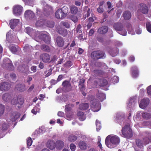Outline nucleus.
I'll return each instance as SVG.
<instances>
[{"label":"nucleus","instance_id":"1","mask_svg":"<svg viewBox=\"0 0 151 151\" xmlns=\"http://www.w3.org/2000/svg\"><path fill=\"white\" fill-rule=\"evenodd\" d=\"M119 137L116 136H112L109 135L107 136L105 139L106 145L109 148H113L114 147L111 145H116L120 142Z\"/></svg>","mask_w":151,"mask_h":151},{"label":"nucleus","instance_id":"2","mask_svg":"<svg viewBox=\"0 0 151 151\" xmlns=\"http://www.w3.org/2000/svg\"><path fill=\"white\" fill-rule=\"evenodd\" d=\"M122 136L126 138L129 139L133 136L132 130L129 124L126 125L121 130Z\"/></svg>","mask_w":151,"mask_h":151},{"label":"nucleus","instance_id":"3","mask_svg":"<svg viewBox=\"0 0 151 151\" xmlns=\"http://www.w3.org/2000/svg\"><path fill=\"white\" fill-rule=\"evenodd\" d=\"M105 55V53L101 50L94 51L92 52L91 55V58L94 60H98L103 58Z\"/></svg>","mask_w":151,"mask_h":151},{"label":"nucleus","instance_id":"4","mask_svg":"<svg viewBox=\"0 0 151 151\" xmlns=\"http://www.w3.org/2000/svg\"><path fill=\"white\" fill-rule=\"evenodd\" d=\"M62 91L64 92H68L71 91L72 90V86L69 81L65 80L62 82Z\"/></svg>","mask_w":151,"mask_h":151},{"label":"nucleus","instance_id":"5","mask_svg":"<svg viewBox=\"0 0 151 151\" xmlns=\"http://www.w3.org/2000/svg\"><path fill=\"white\" fill-rule=\"evenodd\" d=\"M91 106L92 110L94 112H97L101 108V104L96 99H94L91 101Z\"/></svg>","mask_w":151,"mask_h":151},{"label":"nucleus","instance_id":"6","mask_svg":"<svg viewBox=\"0 0 151 151\" xmlns=\"http://www.w3.org/2000/svg\"><path fill=\"white\" fill-rule=\"evenodd\" d=\"M3 66L5 69L9 70H12L14 69V66L8 58L4 59L3 60Z\"/></svg>","mask_w":151,"mask_h":151},{"label":"nucleus","instance_id":"7","mask_svg":"<svg viewBox=\"0 0 151 151\" xmlns=\"http://www.w3.org/2000/svg\"><path fill=\"white\" fill-rule=\"evenodd\" d=\"M23 9V7L21 5H15L13 8V13L15 16H19L22 13Z\"/></svg>","mask_w":151,"mask_h":151},{"label":"nucleus","instance_id":"8","mask_svg":"<svg viewBox=\"0 0 151 151\" xmlns=\"http://www.w3.org/2000/svg\"><path fill=\"white\" fill-rule=\"evenodd\" d=\"M10 84L8 82L4 81L0 83V90L2 91H8L11 88Z\"/></svg>","mask_w":151,"mask_h":151},{"label":"nucleus","instance_id":"9","mask_svg":"<svg viewBox=\"0 0 151 151\" xmlns=\"http://www.w3.org/2000/svg\"><path fill=\"white\" fill-rule=\"evenodd\" d=\"M131 73L132 76L133 78H136L139 76V71L137 67L134 65L132 66L131 68Z\"/></svg>","mask_w":151,"mask_h":151},{"label":"nucleus","instance_id":"10","mask_svg":"<svg viewBox=\"0 0 151 151\" xmlns=\"http://www.w3.org/2000/svg\"><path fill=\"white\" fill-rule=\"evenodd\" d=\"M149 99L148 98H144L142 99L139 104V107L143 109H145L149 103Z\"/></svg>","mask_w":151,"mask_h":151},{"label":"nucleus","instance_id":"11","mask_svg":"<svg viewBox=\"0 0 151 151\" xmlns=\"http://www.w3.org/2000/svg\"><path fill=\"white\" fill-rule=\"evenodd\" d=\"M40 59L44 63H49L50 62V55L47 53H42L40 55Z\"/></svg>","mask_w":151,"mask_h":151},{"label":"nucleus","instance_id":"12","mask_svg":"<svg viewBox=\"0 0 151 151\" xmlns=\"http://www.w3.org/2000/svg\"><path fill=\"white\" fill-rule=\"evenodd\" d=\"M56 31L60 35L65 37L68 34L67 30L62 27H58L56 29Z\"/></svg>","mask_w":151,"mask_h":151},{"label":"nucleus","instance_id":"13","mask_svg":"<svg viewBox=\"0 0 151 151\" xmlns=\"http://www.w3.org/2000/svg\"><path fill=\"white\" fill-rule=\"evenodd\" d=\"M139 6L140 12L143 14H147L148 11V9L147 5L145 4L141 3L140 4Z\"/></svg>","mask_w":151,"mask_h":151},{"label":"nucleus","instance_id":"14","mask_svg":"<svg viewBox=\"0 0 151 151\" xmlns=\"http://www.w3.org/2000/svg\"><path fill=\"white\" fill-rule=\"evenodd\" d=\"M20 114L18 112H12L10 116V120L12 122H15L20 117Z\"/></svg>","mask_w":151,"mask_h":151},{"label":"nucleus","instance_id":"15","mask_svg":"<svg viewBox=\"0 0 151 151\" xmlns=\"http://www.w3.org/2000/svg\"><path fill=\"white\" fill-rule=\"evenodd\" d=\"M24 16L26 18L29 19L34 18L35 16V14L31 10H27L25 12Z\"/></svg>","mask_w":151,"mask_h":151},{"label":"nucleus","instance_id":"16","mask_svg":"<svg viewBox=\"0 0 151 151\" xmlns=\"http://www.w3.org/2000/svg\"><path fill=\"white\" fill-rule=\"evenodd\" d=\"M143 141L145 145L151 142V134L149 133L147 134L143 139Z\"/></svg>","mask_w":151,"mask_h":151},{"label":"nucleus","instance_id":"17","mask_svg":"<svg viewBox=\"0 0 151 151\" xmlns=\"http://www.w3.org/2000/svg\"><path fill=\"white\" fill-rule=\"evenodd\" d=\"M108 30V27L106 26H103L98 29V32L99 34H104L106 33Z\"/></svg>","mask_w":151,"mask_h":151},{"label":"nucleus","instance_id":"18","mask_svg":"<svg viewBox=\"0 0 151 151\" xmlns=\"http://www.w3.org/2000/svg\"><path fill=\"white\" fill-rule=\"evenodd\" d=\"M114 28L116 31H121L123 29V26L121 23H115L113 25Z\"/></svg>","mask_w":151,"mask_h":151},{"label":"nucleus","instance_id":"19","mask_svg":"<svg viewBox=\"0 0 151 151\" xmlns=\"http://www.w3.org/2000/svg\"><path fill=\"white\" fill-rule=\"evenodd\" d=\"M47 147L51 150H53L55 147V144L53 140H49L46 144Z\"/></svg>","mask_w":151,"mask_h":151},{"label":"nucleus","instance_id":"20","mask_svg":"<svg viewBox=\"0 0 151 151\" xmlns=\"http://www.w3.org/2000/svg\"><path fill=\"white\" fill-rule=\"evenodd\" d=\"M56 43L59 47H62L64 45V42L63 38L60 37H58L56 40Z\"/></svg>","mask_w":151,"mask_h":151},{"label":"nucleus","instance_id":"21","mask_svg":"<svg viewBox=\"0 0 151 151\" xmlns=\"http://www.w3.org/2000/svg\"><path fill=\"white\" fill-rule=\"evenodd\" d=\"M19 20L17 19H13L10 21L9 24L12 29H14L17 25Z\"/></svg>","mask_w":151,"mask_h":151},{"label":"nucleus","instance_id":"22","mask_svg":"<svg viewBox=\"0 0 151 151\" xmlns=\"http://www.w3.org/2000/svg\"><path fill=\"white\" fill-rule=\"evenodd\" d=\"M63 14L60 9H58L55 13L56 17L58 19L63 18L65 17L64 16Z\"/></svg>","mask_w":151,"mask_h":151},{"label":"nucleus","instance_id":"23","mask_svg":"<svg viewBox=\"0 0 151 151\" xmlns=\"http://www.w3.org/2000/svg\"><path fill=\"white\" fill-rule=\"evenodd\" d=\"M89 105L87 103H82L79 105V109L81 110H85L88 109Z\"/></svg>","mask_w":151,"mask_h":151},{"label":"nucleus","instance_id":"24","mask_svg":"<svg viewBox=\"0 0 151 151\" xmlns=\"http://www.w3.org/2000/svg\"><path fill=\"white\" fill-rule=\"evenodd\" d=\"M25 86L21 84L17 85L15 87V90L20 92H23L24 91Z\"/></svg>","mask_w":151,"mask_h":151},{"label":"nucleus","instance_id":"25","mask_svg":"<svg viewBox=\"0 0 151 151\" xmlns=\"http://www.w3.org/2000/svg\"><path fill=\"white\" fill-rule=\"evenodd\" d=\"M42 40L46 43H50V37L46 34H43L42 35Z\"/></svg>","mask_w":151,"mask_h":151},{"label":"nucleus","instance_id":"26","mask_svg":"<svg viewBox=\"0 0 151 151\" xmlns=\"http://www.w3.org/2000/svg\"><path fill=\"white\" fill-rule=\"evenodd\" d=\"M84 82L85 80L81 79L78 82L79 89L81 91H82L85 89Z\"/></svg>","mask_w":151,"mask_h":151},{"label":"nucleus","instance_id":"27","mask_svg":"<svg viewBox=\"0 0 151 151\" xmlns=\"http://www.w3.org/2000/svg\"><path fill=\"white\" fill-rule=\"evenodd\" d=\"M44 24L46 26L50 28L53 27L55 25V23L53 21L47 20L44 21Z\"/></svg>","mask_w":151,"mask_h":151},{"label":"nucleus","instance_id":"28","mask_svg":"<svg viewBox=\"0 0 151 151\" xmlns=\"http://www.w3.org/2000/svg\"><path fill=\"white\" fill-rule=\"evenodd\" d=\"M135 142L137 146L139 148H142L144 147V143L143 141L140 139H137Z\"/></svg>","mask_w":151,"mask_h":151},{"label":"nucleus","instance_id":"29","mask_svg":"<svg viewBox=\"0 0 151 151\" xmlns=\"http://www.w3.org/2000/svg\"><path fill=\"white\" fill-rule=\"evenodd\" d=\"M123 16L125 20H129L131 18V13L129 11H125L123 13Z\"/></svg>","mask_w":151,"mask_h":151},{"label":"nucleus","instance_id":"30","mask_svg":"<svg viewBox=\"0 0 151 151\" xmlns=\"http://www.w3.org/2000/svg\"><path fill=\"white\" fill-rule=\"evenodd\" d=\"M70 13L72 14H76L78 11V8L74 5L71 6L70 7Z\"/></svg>","mask_w":151,"mask_h":151},{"label":"nucleus","instance_id":"31","mask_svg":"<svg viewBox=\"0 0 151 151\" xmlns=\"http://www.w3.org/2000/svg\"><path fill=\"white\" fill-rule=\"evenodd\" d=\"M56 145L57 148L59 149H61L64 147V142L61 140H58L56 142Z\"/></svg>","mask_w":151,"mask_h":151},{"label":"nucleus","instance_id":"32","mask_svg":"<svg viewBox=\"0 0 151 151\" xmlns=\"http://www.w3.org/2000/svg\"><path fill=\"white\" fill-rule=\"evenodd\" d=\"M77 115L79 117V119L81 121H83L86 119V115L82 111H80L78 112Z\"/></svg>","mask_w":151,"mask_h":151},{"label":"nucleus","instance_id":"33","mask_svg":"<svg viewBox=\"0 0 151 151\" xmlns=\"http://www.w3.org/2000/svg\"><path fill=\"white\" fill-rule=\"evenodd\" d=\"M74 106V105L72 104H69L65 106V111L67 115V113L71 111V108L73 107Z\"/></svg>","mask_w":151,"mask_h":151},{"label":"nucleus","instance_id":"34","mask_svg":"<svg viewBox=\"0 0 151 151\" xmlns=\"http://www.w3.org/2000/svg\"><path fill=\"white\" fill-rule=\"evenodd\" d=\"M79 147L82 150H85L86 149V143L84 141H80L78 144Z\"/></svg>","mask_w":151,"mask_h":151},{"label":"nucleus","instance_id":"35","mask_svg":"<svg viewBox=\"0 0 151 151\" xmlns=\"http://www.w3.org/2000/svg\"><path fill=\"white\" fill-rule=\"evenodd\" d=\"M17 105H18L17 107L19 108L23 104V99L21 97L20 98L18 97L17 99Z\"/></svg>","mask_w":151,"mask_h":151},{"label":"nucleus","instance_id":"36","mask_svg":"<svg viewBox=\"0 0 151 151\" xmlns=\"http://www.w3.org/2000/svg\"><path fill=\"white\" fill-rule=\"evenodd\" d=\"M97 97L101 101L104 100L105 98V95L103 93H99V91L97 94Z\"/></svg>","mask_w":151,"mask_h":151},{"label":"nucleus","instance_id":"37","mask_svg":"<svg viewBox=\"0 0 151 151\" xmlns=\"http://www.w3.org/2000/svg\"><path fill=\"white\" fill-rule=\"evenodd\" d=\"M93 71L95 74L99 76H101L104 74V71L100 69H96Z\"/></svg>","mask_w":151,"mask_h":151},{"label":"nucleus","instance_id":"38","mask_svg":"<svg viewBox=\"0 0 151 151\" xmlns=\"http://www.w3.org/2000/svg\"><path fill=\"white\" fill-rule=\"evenodd\" d=\"M142 116L143 119H148L151 118V114L147 112L142 113Z\"/></svg>","mask_w":151,"mask_h":151},{"label":"nucleus","instance_id":"39","mask_svg":"<svg viewBox=\"0 0 151 151\" xmlns=\"http://www.w3.org/2000/svg\"><path fill=\"white\" fill-rule=\"evenodd\" d=\"M62 12L63 13L64 16L66 17L68 12V9L66 6H64L61 9Z\"/></svg>","mask_w":151,"mask_h":151},{"label":"nucleus","instance_id":"40","mask_svg":"<svg viewBox=\"0 0 151 151\" xmlns=\"http://www.w3.org/2000/svg\"><path fill=\"white\" fill-rule=\"evenodd\" d=\"M10 127L9 123H6L5 122L3 123L1 125L2 129L3 131L6 130Z\"/></svg>","mask_w":151,"mask_h":151},{"label":"nucleus","instance_id":"41","mask_svg":"<svg viewBox=\"0 0 151 151\" xmlns=\"http://www.w3.org/2000/svg\"><path fill=\"white\" fill-rule=\"evenodd\" d=\"M41 48L42 50L47 52H49L50 49L49 47L45 45H43L41 46Z\"/></svg>","mask_w":151,"mask_h":151},{"label":"nucleus","instance_id":"42","mask_svg":"<svg viewBox=\"0 0 151 151\" xmlns=\"http://www.w3.org/2000/svg\"><path fill=\"white\" fill-rule=\"evenodd\" d=\"M9 48L11 52L14 54H15L17 51V48L14 46H9Z\"/></svg>","mask_w":151,"mask_h":151},{"label":"nucleus","instance_id":"43","mask_svg":"<svg viewBox=\"0 0 151 151\" xmlns=\"http://www.w3.org/2000/svg\"><path fill=\"white\" fill-rule=\"evenodd\" d=\"M68 139L70 142H74L77 139V137L73 135H70L68 137Z\"/></svg>","mask_w":151,"mask_h":151},{"label":"nucleus","instance_id":"44","mask_svg":"<svg viewBox=\"0 0 151 151\" xmlns=\"http://www.w3.org/2000/svg\"><path fill=\"white\" fill-rule=\"evenodd\" d=\"M39 109L37 106H35L33 108L31 112L34 114L36 115L37 112H39Z\"/></svg>","mask_w":151,"mask_h":151},{"label":"nucleus","instance_id":"45","mask_svg":"<svg viewBox=\"0 0 151 151\" xmlns=\"http://www.w3.org/2000/svg\"><path fill=\"white\" fill-rule=\"evenodd\" d=\"M146 28L147 31L151 33V23L150 22H147L146 24Z\"/></svg>","mask_w":151,"mask_h":151},{"label":"nucleus","instance_id":"46","mask_svg":"<svg viewBox=\"0 0 151 151\" xmlns=\"http://www.w3.org/2000/svg\"><path fill=\"white\" fill-rule=\"evenodd\" d=\"M126 26L127 28V30L129 33H131V32H133V29L130 24L128 23Z\"/></svg>","mask_w":151,"mask_h":151},{"label":"nucleus","instance_id":"47","mask_svg":"<svg viewBox=\"0 0 151 151\" xmlns=\"http://www.w3.org/2000/svg\"><path fill=\"white\" fill-rule=\"evenodd\" d=\"M33 141L31 137H28L27 139V145L29 147L31 146L32 143Z\"/></svg>","mask_w":151,"mask_h":151},{"label":"nucleus","instance_id":"48","mask_svg":"<svg viewBox=\"0 0 151 151\" xmlns=\"http://www.w3.org/2000/svg\"><path fill=\"white\" fill-rule=\"evenodd\" d=\"M101 86H106L108 84V82L106 79H103L101 81Z\"/></svg>","mask_w":151,"mask_h":151},{"label":"nucleus","instance_id":"49","mask_svg":"<svg viewBox=\"0 0 151 151\" xmlns=\"http://www.w3.org/2000/svg\"><path fill=\"white\" fill-rule=\"evenodd\" d=\"M4 111V105L0 104V116L3 114Z\"/></svg>","mask_w":151,"mask_h":151},{"label":"nucleus","instance_id":"50","mask_svg":"<svg viewBox=\"0 0 151 151\" xmlns=\"http://www.w3.org/2000/svg\"><path fill=\"white\" fill-rule=\"evenodd\" d=\"M61 24L66 28H69L70 27V24L67 22L63 21L61 22Z\"/></svg>","mask_w":151,"mask_h":151},{"label":"nucleus","instance_id":"51","mask_svg":"<svg viewBox=\"0 0 151 151\" xmlns=\"http://www.w3.org/2000/svg\"><path fill=\"white\" fill-rule=\"evenodd\" d=\"M81 26L80 24L78 25L76 28V31L77 32L81 33L82 32V30L81 29Z\"/></svg>","mask_w":151,"mask_h":151},{"label":"nucleus","instance_id":"52","mask_svg":"<svg viewBox=\"0 0 151 151\" xmlns=\"http://www.w3.org/2000/svg\"><path fill=\"white\" fill-rule=\"evenodd\" d=\"M71 19L74 22H77L78 20L77 17L74 15H73L71 17Z\"/></svg>","mask_w":151,"mask_h":151},{"label":"nucleus","instance_id":"53","mask_svg":"<svg viewBox=\"0 0 151 151\" xmlns=\"http://www.w3.org/2000/svg\"><path fill=\"white\" fill-rule=\"evenodd\" d=\"M70 148L72 151H74L76 148V146L74 144L71 143L70 146Z\"/></svg>","mask_w":151,"mask_h":151},{"label":"nucleus","instance_id":"54","mask_svg":"<svg viewBox=\"0 0 151 151\" xmlns=\"http://www.w3.org/2000/svg\"><path fill=\"white\" fill-rule=\"evenodd\" d=\"M112 81L114 83H117L119 81V78L117 76H114L112 79Z\"/></svg>","mask_w":151,"mask_h":151},{"label":"nucleus","instance_id":"55","mask_svg":"<svg viewBox=\"0 0 151 151\" xmlns=\"http://www.w3.org/2000/svg\"><path fill=\"white\" fill-rule=\"evenodd\" d=\"M102 64L103 63L101 62H97L95 63V65L97 67H101L102 66Z\"/></svg>","mask_w":151,"mask_h":151},{"label":"nucleus","instance_id":"56","mask_svg":"<svg viewBox=\"0 0 151 151\" xmlns=\"http://www.w3.org/2000/svg\"><path fill=\"white\" fill-rule=\"evenodd\" d=\"M147 90L148 94L149 95H151V85L147 88Z\"/></svg>","mask_w":151,"mask_h":151},{"label":"nucleus","instance_id":"57","mask_svg":"<svg viewBox=\"0 0 151 151\" xmlns=\"http://www.w3.org/2000/svg\"><path fill=\"white\" fill-rule=\"evenodd\" d=\"M117 48H116V52H115L114 53H113L112 50H111L109 51L110 53V54L113 57L117 55Z\"/></svg>","mask_w":151,"mask_h":151},{"label":"nucleus","instance_id":"58","mask_svg":"<svg viewBox=\"0 0 151 151\" xmlns=\"http://www.w3.org/2000/svg\"><path fill=\"white\" fill-rule=\"evenodd\" d=\"M98 12L99 13H102L104 11L103 8L99 6L97 9Z\"/></svg>","mask_w":151,"mask_h":151},{"label":"nucleus","instance_id":"59","mask_svg":"<svg viewBox=\"0 0 151 151\" xmlns=\"http://www.w3.org/2000/svg\"><path fill=\"white\" fill-rule=\"evenodd\" d=\"M11 103L13 105H17V99H12L11 101Z\"/></svg>","mask_w":151,"mask_h":151},{"label":"nucleus","instance_id":"60","mask_svg":"<svg viewBox=\"0 0 151 151\" xmlns=\"http://www.w3.org/2000/svg\"><path fill=\"white\" fill-rule=\"evenodd\" d=\"M97 40L101 42H102L104 41V39L101 36H98L97 37Z\"/></svg>","mask_w":151,"mask_h":151},{"label":"nucleus","instance_id":"61","mask_svg":"<svg viewBox=\"0 0 151 151\" xmlns=\"http://www.w3.org/2000/svg\"><path fill=\"white\" fill-rule=\"evenodd\" d=\"M23 1L26 5H29L30 4L31 2L32 1V0H23Z\"/></svg>","mask_w":151,"mask_h":151},{"label":"nucleus","instance_id":"62","mask_svg":"<svg viewBox=\"0 0 151 151\" xmlns=\"http://www.w3.org/2000/svg\"><path fill=\"white\" fill-rule=\"evenodd\" d=\"M115 45L118 47H120L122 45V43L119 41H117L115 42Z\"/></svg>","mask_w":151,"mask_h":151},{"label":"nucleus","instance_id":"63","mask_svg":"<svg viewBox=\"0 0 151 151\" xmlns=\"http://www.w3.org/2000/svg\"><path fill=\"white\" fill-rule=\"evenodd\" d=\"M35 87V85L33 84H32L31 86L28 89L27 91L28 92L32 91L34 89Z\"/></svg>","mask_w":151,"mask_h":151},{"label":"nucleus","instance_id":"64","mask_svg":"<svg viewBox=\"0 0 151 151\" xmlns=\"http://www.w3.org/2000/svg\"><path fill=\"white\" fill-rule=\"evenodd\" d=\"M31 70L33 72H35L37 71V67L36 66H32L31 68Z\"/></svg>","mask_w":151,"mask_h":151}]
</instances>
